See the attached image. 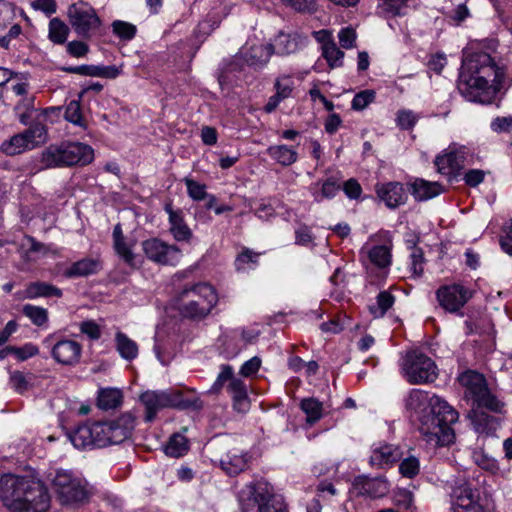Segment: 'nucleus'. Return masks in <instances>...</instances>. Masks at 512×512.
Segmentation results:
<instances>
[{"label":"nucleus","instance_id":"1","mask_svg":"<svg viewBox=\"0 0 512 512\" xmlns=\"http://www.w3.org/2000/svg\"><path fill=\"white\" fill-rule=\"evenodd\" d=\"M409 417L419 423V429L428 441L441 446L453 442L452 424L458 420V412L442 398L420 389H412L405 398Z\"/></svg>","mask_w":512,"mask_h":512},{"label":"nucleus","instance_id":"2","mask_svg":"<svg viewBox=\"0 0 512 512\" xmlns=\"http://www.w3.org/2000/svg\"><path fill=\"white\" fill-rule=\"evenodd\" d=\"M503 77V69L488 53H473L463 60L458 90L468 101L488 103L500 90Z\"/></svg>","mask_w":512,"mask_h":512},{"label":"nucleus","instance_id":"3","mask_svg":"<svg viewBox=\"0 0 512 512\" xmlns=\"http://www.w3.org/2000/svg\"><path fill=\"white\" fill-rule=\"evenodd\" d=\"M0 499L12 512H46L50 507L47 488L41 480L31 476L2 475Z\"/></svg>","mask_w":512,"mask_h":512},{"label":"nucleus","instance_id":"4","mask_svg":"<svg viewBox=\"0 0 512 512\" xmlns=\"http://www.w3.org/2000/svg\"><path fill=\"white\" fill-rule=\"evenodd\" d=\"M135 420L131 412H126L114 420L79 425L68 438L75 448L83 450L120 444L132 435Z\"/></svg>","mask_w":512,"mask_h":512},{"label":"nucleus","instance_id":"5","mask_svg":"<svg viewBox=\"0 0 512 512\" xmlns=\"http://www.w3.org/2000/svg\"><path fill=\"white\" fill-rule=\"evenodd\" d=\"M94 159V150L91 146L76 142L63 141L51 144L40 154V168L52 169L72 166H85Z\"/></svg>","mask_w":512,"mask_h":512},{"label":"nucleus","instance_id":"6","mask_svg":"<svg viewBox=\"0 0 512 512\" xmlns=\"http://www.w3.org/2000/svg\"><path fill=\"white\" fill-rule=\"evenodd\" d=\"M238 502L242 512H287L283 499L262 480L244 485L238 492Z\"/></svg>","mask_w":512,"mask_h":512},{"label":"nucleus","instance_id":"7","mask_svg":"<svg viewBox=\"0 0 512 512\" xmlns=\"http://www.w3.org/2000/svg\"><path fill=\"white\" fill-rule=\"evenodd\" d=\"M140 401L146 410V422L153 421L157 413L164 408L193 411H199L203 408V402L199 397H186L180 390L146 391L140 395Z\"/></svg>","mask_w":512,"mask_h":512},{"label":"nucleus","instance_id":"8","mask_svg":"<svg viewBox=\"0 0 512 512\" xmlns=\"http://www.w3.org/2000/svg\"><path fill=\"white\" fill-rule=\"evenodd\" d=\"M179 312L189 319L206 317L217 303L215 289L207 283H197L185 287L178 295Z\"/></svg>","mask_w":512,"mask_h":512},{"label":"nucleus","instance_id":"9","mask_svg":"<svg viewBox=\"0 0 512 512\" xmlns=\"http://www.w3.org/2000/svg\"><path fill=\"white\" fill-rule=\"evenodd\" d=\"M401 374L411 385L433 383L438 377L435 362L426 354L412 350L406 354L401 363Z\"/></svg>","mask_w":512,"mask_h":512},{"label":"nucleus","instance_id":"10","mask_svg":"<svg viewBox=\"0 0 512 512\" xmlns=\"http://www.w3.org/2000/svg\"><path fill=\"white\" fill-rule=\"evenodd\" d=\"M48 141L46 125L37 121L23 132L13 135L1 144V151L6 155L14 156L25 151L33 150Z\"/></svg>","mask_w":512,"mask_h":512},{"label":"nucleus","instance_id":"11","mask_svg":"<svg viewBox=\"0 0 512 512\" xmlns=\"http://www.w3.org/2000/svg\"><path fill=\"white\" fill-rule=\"evenodd\" d=\"M52 486L62 504L84 503L90 496L86 483L67 471H57Z\"/></svg>","mask_w":512,"mask_h":512},{"label":"nucleus","instance_id":"12","mask_svg":"<svg viewBox=\"0 0 512 512\" xmlns=\"http://www.w3.org/2000/svg\"><path fill=\"white\" fill-rule=\"evenodd\" d=\"M69 23L74 31L84 39H90L101 26V20L95 9L88 3L78 1L69 6Z\"/></svg>","mask_w":512,"mask_h":512},{"label":"nucleus","instance_id":"13","mask_svg":"<svg viewBox=\"0 0 512 512\" xmlns=\"http://www.w3.org/2000/svg\"><path fill=\"white\" fill-rule=\"evenodd\" d=\"M458 380L478 407H485L491 411L499 410L500 402L491 394L482 374L467 370L459 376Z\"/></svg>","mask_w":512,"mask_h":512},{"label":"nucleus","instance_id":"14","mask_svg":"<svg viewBox=\"0 0 512 512\" xmlns=\"http://www.w3.org/2000/svg\"><path fill=\"white\" fill-rule=\"evenodd\" d=\"M141 245L145 256L154 263L175 266L180 261L181 250L176 245L158 238L147 239Z\"/></svg>","mask_w":512,"mask_h":512},{"label":"nucleus","instance_id":"15","mask_svg":"<svg viewBox=\"0 0 512 512\" xmlns=\"http://www.w3.org/2000/svg\"><path fill=\"white\" fill-rule=\"evenodd\" d=\"M472 297V292L461 284L440 286L436 290L439 305L449 313L460 311Z\"/></svg>","mask_w":512,"mask_h":512},{"label":"nucleus","instance_id":"16","mask_svg":"<svg viewBox=\"0 0 512 512\" xmlns=\"http://www.w3.org/2000/svg\"><path fill=\"white\" fill-rule=\"evenodd\" d=\"M451 499L454 508H461L465 512H484L483 507L478 503V491L467 482H462L453 488Z\"/></svg>","mask_w":512,"mask_h":512},{"label":"nucleus","instance_id":"17","mask_svg":"<svg viewBox=\"0 0 512 512\" xmlns=\"http://www.w3.org/2000/svg\"><path fill=\"white\" fill-rule=\"evenodd\" d=\"M82 352V346L74 340L63 339L56 342L52 347V357L60 364H76Z\"/></svg>","mask_w":512,"mask_h":512},{"label":"nucleus","instance_id":"18","mask_svg":"<svg viewBox=\"0 0 512 512\" xmlns=\"http://www.w3.org/2000/svg\"><path fill=\"white\" fill-rule=\"evenodd\" d=\"M376 193L378 197L390 209H395L405 204L407 194L403 184L399 182H389L386 184H377Z\"/></svg>","mask_w":512,"mask_h":512},{"label":"nucleus","instance_id":"19","mask_svg":"<svg viewBox=\"0 0 512 512\" xmlns=\"http://www.w3.org/2000/svg\"><path fill=\"white\" fill-rule=\"evenodd\" d=\"M308 38L299 34L298 32H279L275 38L274 53L278 55H290L296 53L301 48L306 46Z\"/></svg>","mask_w":512,"mask_h":512},{"label":"nucleus","instance_id":"20","mask_svg":"<svg viewBox=\"0 0 512 512\" xmlns=\"http://www.w3.org/2000/svg\"><path fill=\"white\" fill-rule=\"evenodd\" d=\"M402 456L398 447L392 444H379L372 450L369 463L373 468H384L398 461Z\"/></svg>","mask_w":512,"mask_h":512},{"label":"nucleus","instance_id":"21","mask_svg":"<svg viewBox=\"0 0 512 512\" xmlns=\"http://www.w3.org/2000/svg\"><path fill=\"white\" fill-rule=\"evenodd\" d=\"M165 211L169 215L170 232L176 241L188 242L192 238V231L184 222L181 210H173L171 205L165 206Z\"/></svg>","mask_w":512,"mask_h":512},{"label":"nucleus","instance_id":"22","mask_svg":"<svg viewBox=\"0 0 512 512\" xmlns=\"http://www.w3.org/2000/svg\"><path fill=\"white\" fill-rule=\"evenodd\" d=\"M274 54V46L268 44H254L242 52L244 61L249 66H263Z\"/></svg>","mask_w":512,"mask_h":512},{"label":"nucleus","instance_id":"23","mask_svg":"<svg viewBox=\"0 0 512 512\" xmlns=\"http://www.w3.org/2000/svg\"><path fill=\"white\" fill-rule=\"evenodd\" d=\"M248 463L247 454L233 448L220 459V467L228 475L234 476L242 472Z\"/></svg>","mask_w":512,"mask_h":512},{"label":"nucleus","instance_id":"24","mask_svg":"<svg viewBox=\"0 0 512 512\" xmlns=\"http://www.w3.org/2000/svg\"><path fill=\"white\" fill-rule=\"evenodd\" d=\"M442 186L438 182L416 179L410 184V192L417 201H426L441 194Z\"/></svg>","mask_w":512,"mask_h":512},{"label":"nucleus","instance_id":"25","mask_svg":"<svg viewBox=\"0 0 512 512\" xmlns=\"http://www.w3.org/2000/svg\"><path fill=\"white\" fill-rule=\"evenodd\" d=\"M464 157L461 153L450 151L444 155L437 156L435 165L439 173L451 175L463 168Z\"/></svg>","mask_w":512,"mask_h":512},{"label":"nucleus","instance_id":"26","mask_svg":"<svg viewBox=\"0 0 512 512\" xmlns=\"http://www.w3.org/2000/svg\"><path fill=\"white\" fill-rule=\"evenodd\" d=\"M482 407L473 408L468 413V418L471 420V423L477 433L480 434H489L492 431H495L497 428L496 419L485 413L481 410Z\"/></svg>","mask_w":512,"mask_h":512},{"label":"nucleus","instance_id":"27","mask_svg":"<svg viewBox=\"0 0 512 512\" xmlns=\"http://www.w3.org/2000/svg\"><path fill=\"white\" fill-rule=\"evenodd\" d=\"M341 185L334 177H329L323 182H317L311 187L313 198L316 202L324 199H332L340 191Z\"/></svg>","mask_w":512,"mask_h":512},{"label":"nucleus","instance_id":"28","mask_svg":"<svg viewBox=\"0 0 512 512\" xmlns=\"http://www.w3.org/2000/svg\"><path fill=\"white\" fill-rule=\"evenodd\" d=\"M100 269L99 261L90 258H84L74 262L68 269L65 270L64 275L68 278L86 277L95 274Z\"/></svg>","mask_w":512,"mask_h":512},{"label":"nucleus","instance_id":"29","mask_svg":"<svg viewBox=\"0 0 512 512\" xmlns=\"http://www.w3.org/2000/svg\"><path fill=\"white\" fill-rule=\"evenodd\" d=\"M115 349L121 358L127 361H132L138 356L137 343L121 331L115 334Z\"/></svg>","mask_w":512,"mask_h":512},{"label":"nucleus","instance_id":"30","mask_svg":"<svg viewBox=\"0 0 512 512\" xmlns=\"http://www.w3.org/2000/svg\"><path fill=\"white\" fill-rule=\"evenodd\" d=\"M25 296L28 299H35L39 297L60 298L62 296V290L52 284L37 281L27 285L25 289Z\"/></svg>","mask_w":512,"mask_h":512},{"label":"nucleus","instance_id":"31","mask_svg":"<svg viewBox=\"0 0 512 512\" xmlns=\"http://www.w3.org/2000/svg\"><path fill=\"white\" fill-rule=\"evenodd\" d=\"M123 401V393L117 388H103L98 392L97 405L102 410L118 408Z\"/></svg>","mask_w":512,"mask_h":512},{"label":"nucleus","instance_id":"32","mask_svg":"<svg viewBox=\"0 0 512 512\" xmlns=\"http://www.w3.org/2000/svg\"><path fill=\"white\" fill-rule=\"evenodd\" d=\"M267 154L283 166H290L297 161L298 153L287 145H274L267 149Z\"/></svg>","mask_w":512,"mask_h":512},{"label":"nucleus","instance_id":"33","mask_svg":"<svg viewBox=\"0 0 512 512\" xmlns=\"http://www.w3.org/2000/svg\"><path fill=\"white\" fill-rule=\"evenodd\" d=\"M395 297L388 291H381L376 298V304L369 306V311L374 318L383 317L393 306Z\"/></svg>","mask_w":512,"mask_h":512},{"label":"nucleus","instance_id":"34","mask_svg":"<svg viewBox=\"0 0 512 512\" xmlns=\"http://www.w3.org/2000/svg\"><path fill=\"white\" fill-rule=\"evenodd\" d=\"M117 255L130 267L137 268L140 264L138 256L132 251V244L125 241V238L113 243Z\"/></svg>","mask_w":512,"mask_h":512},{"label":"nucleus","instance_id":"35","mask_svg":"<svg viewBox=\"0 0 512 512\" xmlns=\"http://www.w3.org/2000/svg\"><path fill=\"white\" fill-rule=\"evenodd\" d=\"M363 490L372 498H380L388 493L389 484L387 480L382 477L367 479L363 483Z\"/></svg>","mask_w":512,"mask_h":512},{"label":"nucleus","instance_id":"36","mask_svg":"<svg viewBox=\"0 0 512 512\" xmlns=\"http://www.w3.org/2000/svg\"><path fill=\"white\" fill-rule=\"evenodd\" d=\"M189 449L187 439L180 435L174 434L171 436L165 447V454L174 458H178L187 453Z\"/></svg>","mask_w":512,"mask_h":512},{"label":"nucleus","instance_id":"37","mask_svg":"<svg viewBox=\"0 0 512 512\" xmlns=\"http://www.w3.org/2000/svg\"><path fill=\"white\" fill-rule=\"evenodd\" d=\"M227 389L231 393L235 405H237V403L244 404L245 406L249 404L247 387L243 380L240 378L232 377L227 386Z\"/></svg>","mask_w":512,"mask_h":512},{"label":"nucleus","instance_id":"38","mask_svg":"<svg viewBox=\"0 0 512 512\" xmlns=\"http://www.w3.org/2000/svg\"><path fill=\"white\" fill-rule=\"evenodd\" d=\"M69 34L68 26L59 18H53L49 23V39L55 44H63Z\"/></svg>","mask_w":512,"mask_h":512},{"label":"nucleus","instance_id":"39","mask_svg":"<svg viewBox=\"0 0 512 512\" xmlns=\"http://www.w3.org/2000/svg\"><path fill=\"white\" fill-rule=\"evenodd\" d=\"M300 407L307 415V422L313 424L322 417V403L316 398H305L301 401Z\"/></svg>","mask_w":512,"mask_h":512},{"label":"nucleus","instance_id":"40","mask_svg":"<svg viewBox=\"0 0 512 512\" xmlns=\"http://www.w3.org/2000/svg\"><path fill=\"white\" fill-rule=\"evenodd\" d=\"M22 313L38 327H41L48 322V311L43 307L26 304L22 308Z\"/></svg>","mask_w":512,"mask_h":512},{"label":"nucleus","instance_id":"41","mask_svg":"<svg viewBox=\"0 0 512 512\" xmlns=\"http://www.w3.org/2000/svg\"><path fill=\"white\" fill-rule=\"evenodd\" d=\"M370 261L379 268H385L391 263L390 250L384 245L374 246L368 253Z\"/></svg>","mask_w":512,"mask_h":512},{"label":"nucleus","instance_id":"42","mask_svg":"<svg viewBox=\"0 0 512 512\" xmlns=\"http://www.w3.org/2000/svg\"><path fill=\"white\" fill-rule=\"evenodd\" d=\"M323 57L327 60L330 68H336L342 66L344 52L334 42H329L323 46Z\"/></svg>","mask_w":512,"mask_h":512},{"label":"nucleus","instance_id":"43","mask_svg":"<svg viewBox=\"0 0 512 512\" xmlns=\"http://www.w3.org/2000/svg\"><path fill=\"white\" fill-rule=\"evenodd\" d=\"M34 96H25L15 107L19 115V121L23 125H28L32 118V113L37 112L34 108Z\"/></svg>","mask_w":512,"mask_h":512},{"label":"nucleus","instance_id":"44","mask_svg":"<svg viewBox=\"0 0 512 512\" xmlns=\"http://www.w3.org/2000/svg\"><path fill=\"white\" fill-rule=\"evenodd\" d=\"M393 502L406 512H414L413 494L405 488H398L394 491Z\"/></svg>","mask_w":512,"mask_h":512},{"label":"nucleus","instance_id":"45","mask_svg":"<svg viewBox=\"0 0 512 512\" xmlns=\"http://www.w3.org/2000/svg\"><path fill=\"white\" fill-rule=\"evenodd\" d=\"M112 30L116 36L125 41L132 40L137 31L135 25L121 20H115L112 23Z\"/></svg>","mask_w":512,"mask_h":512},{"label":"nucleus","instance_id":"46","mask_svg":"<svg viewBox=\"0 0 512 512\" xmlns=\"http://www.w3.org/2000/svg\"><path fill=\"white\" fill-rule=\"evenodd\" d=\"M420 471L419 459L415 456H408L404 458L399 465V472L402 476L407 478H414Z\"/></svg>","mask_w":512,"mask_h":512},{"label":"nucleus","instance_id":"47","mask_svg":"<svg viewBox=\"0 0 512 512\" xmlns=\"http://www.w3.org/2000/svg\"><path fill=\"white\" fill-rule=\"evenodd\" d=\"M65 119L75 125L80 127H84L85 123L82 117L80 102L77 100H72L66 106L65 109Z\"/></svg>","mask_w":512,"mask_h":512},{"label":"nucleus","instance_id":"48","mask_svg":"<svg viewBox=\"0 0 512 512\" xmlns=\"http://www.w3.org/2000/svg\"><path fill=\"white\" fill-rule=\"evenodd\" d=\"M6 352V357L9 354H15L18 359L24 361L30 357H33L39 353V349L37 346L28 343L25 344L23 347H13V346H7L4 348Z\"/></svg>","mask_w":512,"mask_h":512},{"label":"nucleus","instance_id":"49","mask_svg":"<svg viewBox=\"0 0 512 512\" xmlns=\"http://www.w3.org/2000/svg\"><path fill=\"white\" fill-rule=\"evenodd\" d=\"M375 97L376 93L374 90H363L354 96L351 107L356 111L364 110L370 103L374 102Z\"/></svg>","mask_w":512,"mask_h":512},{"label":"nucleus","instance_id":"50","mask_svg":"<svg viewBox=\"0 0 512 512\" xmlns=\"http://www.w3.org/2000/svg\"><path fill=\"white\" fill-rule=\"evenodd\" d=\"M9 382L11 387L19 394H23L31 387L28 377L21 371L10 373Z\"/></svg>","mask_w":512,"mask_h":512},{"label":"nucleus","instance_id":"51","mask_svg":"<svg viewBox=\"0 0 512 512\" xmlns=\"http://www.w3.org/2000/svg\"><path fill=\"white\" fill-rule=\"evenodd\" d=\"M259 255V253H256L249 248L243 249L235 261L237 270H244L250 264L256 265L258 263Z\"/></svg>","mask_w":512,"mask_h":512},{"label":"nucleus","instance_id":"52","mask_svg":"<svg viewBox=\"0 0 512 512\" xmlns=\"http://www.w3.org/2000/svg\"><path fill=\"white\" fill-rule=\"evenodd\" d=\"M232 377H233V368L229 365H222L221 372L218 374L215 382L209 389L208 393H210V394L218 393L224 386L225 382H227V381L230 382Z\"/></svg>","mask_w":512,"mask_h":512},{"label":"nucleus","instance_id":"53","mask_svg":"<svg viewBox=\"0 0 512 512\" xmlns=\"http://www.w3.org/2000/svg\"><path fill=\"white\" fill-rule=\"evenodd\" d=\"M418 117L410 110H399L397 113L396 122L402 130L412 129Z\"/></svg>","mask_w":512,"mask_h":512},{"label":"nucleus","instance_id":"54","mask_svg":"<svg viewBox=\"0 0 512 512\" xmlns=\"http://www.w3.org/2000/svg\"><path fill=\"white\" fill-rule=\"evenodd\" d=\"M184 182L187 187V191L189 196L194 200H203L206 194V186L204 184H200L190 178H185Z\"/></svg>","mask_w":512,"mask_h":512},{"label":"nucleus","instance_id":"55","mask_svg":"<svg viewBox=\"0 0 512 512\" xmlns=\"http://www.w3.org/2000/svg\"><path fill=\"white\" fill-rule=\"evenodd\" d=\"M276 95L282 100L288 98L293 91V82L288 76L277 79L275 83Z\"/></svg>","mask_w":512,"mask_h":512},{"label":"nucleus","instance_id":"56","mask_svg":"<svg viewBox=\"0 0 512 512\" xmlns=\"http://www.w3.org/2000/svg\"><path fill=\"white\" fill-rule=\"evenodd\" d=\"M282 2L298 12L312 13L316 10L314 0H282Z\"/></svg>","mask_w":512,"mask_h":512},{"label":"nucleus","instance_id":"57","mask_svg":"<svg viewBox=\"0 0 512 512\" xmlns=\"http://www.w3.org/2000/svg\"><path fill=\"white\" fill-rule=\"evenodd\" d=\"M81 333L87 335L91 340H98L101 337V329L93 320H86L80 323Z\"/></svg>","mask_w":512,"mask_h":512},{"label":"nucleus","instance_id":"58","mask_svg":"<svg viewBox=\"0 0 512 512\" xmlns=\"http://www.w3.org/2000/svg\"><path fill=\"white\" fill-rule=\"evenodd\" d=\"M338 38L341 47L349 49L354 46L356 41V32L353 28L346 27L340 30Z\"/></svg>","mask_w":512,"mask_h":512},{"label":"nucleus","instance_id":"59","mask_svg":"<svg viewBox=\"0 0 512 512\" xmlns=\"http://www.w3.org/2000/svg\"><path fill=\"white\" fill-rule=\"evenodd\" d=\"M261 366V359L257 356L252 357L246 361L240 369V374L244 377H249L258 372Z\"/></svg>","mask_w":512,"mask_h":512},{"label":"nucleus","instance_id":"60","mask_svg":"<svg viewBox=\"0 0 512 512\" xmlns=\"http://www.w3.org/2000/svg\"><path fill=\"white\" fill-rule=\"evenodd\" d=\"M14 17L13 4L0 1V28L5 27Z\"/></svg>","mask_w":512,"mask_h":512},{"label":"nucleus","instance_id":"61","mask_svg":"<svg viewBox=\"0 0 512 512\" xmlns=\"http://www.w3.org/2000/svg\"><path fill=\"white\" fill-rule=\"evenodd\" d=\"M313 235L310 229L303 225L295 231V243L301 246H307L313 242Z\"/></svg>","mask_w":512,"mask_h":512},{"label":"nucleus","instance_id":"62","mask_svg":"<svg viewBox=\"0 0 512 512\" xmlns=\"http://www.w3.org/2000/svg\"><path fill=\"white\" fill-rule=\"evenodd\" d=\"M412 259V266L411 270L413 272V275L416 277H420L423 274V263H424V257L421 249H415L413 253L411 254Z\"/></svg>","mask_w":512,"mask_h":512},{"label":"nucleus","instance_id":"63","mask_svg":"<svg viewBox=\"0 0 512 512\" xmlns=\"http://www.w3.org/2000/svg\"><path fill=\"white\" fill-rule=\"evenodd\" d=\"M343 190L347 197L350 199H357L360 197L362 188L357 180L351 178L347 180L343 185Z\"/></svg>","mask_w":512,"mask_h":512},{"label":"nucleus","instance_id":"64","mask_svg":"<svg viewBox=\"0 0 512 512\" xmlns=\"http://www.w3.org/2000/svg\"><path fill=\"white\" fill-rule=\"evenodd\" d=\"M512 128V116L497 117L491 123V129L495 132H507Z\"/></svg>","mask_w":512,"mask_h":512}]
</instances>
